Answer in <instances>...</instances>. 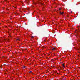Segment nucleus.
<instances>
[{
  "instance_id": "obj_1",
  "label": "nucleus",
  "mask_w": 80,
  "mask_h": 80,
  "mask_svg": "<svg viewBox=\"0 0 80 80\" xmlns=\"http://www.w3.org/2000/svg\"><path fill=\"white\" fill-rule=\"evenodd\" d=\"M0 39H1V40H0V42H2V41L4 42L7 41L10 42V40H9V39H5L4 38H0Z\"/></svg>"
},
{
  "instance_id": "obj_2",
  "label": "nucleus",
  "mask_w": 80,
  "mask_h": 80,
  "mask_svg": "<svg viewBox=\"0 0 80 80\" xmlns=\"http://www.w3.org/2000/svg\"><path fill=\"white\" fill-rule=\"evenodd\" d=\"M52 50L53 51H55V50H56V49H55V48H52Z\"/></svg>"
},
{
  "instance_id": "obj_3",
  "label": "nucleus",
  "mask_w": 80,
  "mask_h": 80,
  "mask_svg": "<svg viewBox=\"0 0 80 80\" xmlns=\"http://www.w3.org/2000/svg\"><path fill=\"white\" fill-rule=\"evenodd\" d=\"M63 12H60V15H63Z\"/></svg>"
},
{
  "instance_id": "obj_4",
  "label": "nucleus",
  "mask_w": 80,
  "mask_h": 80,
  "mask_svg": "<svg viewBox=\"0 0 80 80\" xmlns=\"http://www.w3.org/2000/svg\"><path fill=\"white\" fill-rule=\"evenodd\" d=\"M62 66L63 67H64V68H65V65H64V64H62Z\"/></svg>"
},
{
  "instance_id": "obj_5",
  "label": "nucleus",
  "mask_w": 80,
  "mask_h": 80,
  "mask_svg": "<svg viewBox=\"0 0 80 80\" xmlns=\"http://www.w3.org/2000/svg\"><path fill=\"white\" fill-rule=\"evenodd\" d=\"M20 41V39H17V41Z\"/></svg>"
},
{
  "instance_id": "obj_6",
  "label": "nucleus",
  "mask_w": 80,
  "mask_h": 80,
  "mask_svg": "<svg viewBox=\"0 0 80 80\" xmlns=\"http://www.w3.org/2000/svg\"><path fill=\"white\" fill-rule=\"evenodd\" d=\"M31 38H34V37L32 36L31 37Z\"/></svg>"
},
{
  "instance_id": "obj_7",
  "label": "nucleus",
  "mask_w": 80,
  "mask_h": 80,
  "mask_svg": "<svg viewBox=\"0 0 80 80\" xmlns=\"http://www.w3.org/2000/svg\"><path fill=\"white\" fill-rule=\"evenodd\" d=\"M29 73H32V72L30 71L29 72Z\"/></svg>"
},
{
  "instance_id": "obj_8",
  "label": "nucleus",
  "mask_w": 80,
  "mask_h": 80,
  "mask_svg": "<svg viewBox=\"0 0 80 80\" xmlns=\"http://www.w3.org/2000/svg\"><path fill=\"white\" fill-rule=\"evenodd\" d=\"M78 28H79V27H80V26H78Z\"/></svg>"
},
{
  "instance_id": "obj_9",
  "label": "nucleus",
  "mask_w": 80,
  "mask_h": 80,
  "mask_svg": "<svg viewBox=\"0 0 80 80\" xmlns=\"http://www.w3.org/2000/svg\"><path fill=\"white\" fill-rule=\"evenodd\" d=\"M59 10H61L60 8H59Z\"/></svg>"
},
{
  "instance_id": "obj_10",
  "label": "nucleus",
  "mask_w": 80,
  "mask_h": 80,
  "mask_svg": "<svg viewBox=\"0 0 80 80\" xmlns=\"http://www.w3.org/2000/svg\"><path fill=\"white\" fill-rule=\"evenodd\" d=\"M14 8H17V7H14Z\"/></svg>"
},
{
  "instance_id": "obj_11",
  "label": "nucleus",
  "mask_w": 80,
  "mask_h": 80,
  "mask_svg": "<svg viewBox=\"0 0 80 80\" xmlns=\"http://www.w3.org/2000/svg\"><path fill=\"white\" fill-rule=\"evenodd\" d=\"M7 9V10H8V9L7 8V9Z\"/></svg>"
},
{
  "instance_id": "obj_12",
  "label": "nucleus",
  "mask_w": 80,
  "mask_h": 80,
  "mask_svg": "<svg viewBox=\"0 0 80 80\" xmlns=\"http://www.w3.org/2000/svg\"><path fill=\"white\" fill-rule=\"evenodd\" d=\"M71 13H72V12H71Z\"/></svg>"
},
{
  "instance_id": "obj_13",
  "label": "nucleus",
  "mask_w": 80,
  "mask_h": 80,
  "mask_svg": "<svg viewBox=\"0 0 80 80\" xmlns=\"http://www.w3.org/2000/svg\"><path fill=\"white\" fill-rule=\"evenodd\" d=\"M24 67V68H25V66Z\"/></svg>"
}]
</instances>
